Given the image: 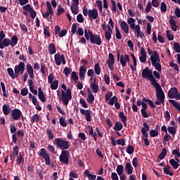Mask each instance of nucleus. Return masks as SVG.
Returning a JSON list of instances; mask_svg holds the SVG:
<instances>
[{"label": "nucleus", "mask_w": 180, "mask_h": 180, "mask_svg": "<svg viewBox=\"0 0 180 180\" xmlns=\"http://www.w3.org/2000/svg\"><path fill=\"white\" fill-rule=\"evenodd\" d=\"M141 75L143 79L150 81L152 86H154L156 89L157 101L155 102V105H161V103L164 105L165 94H164V91H162L160 84L157 82V79L153 75V70L149 68H146L142 70Z\"/></svg>", "instance_id": "1"}, {"label": "nucleus", "mask_w": 180, "mask_h": 180, "mask_svg": "<svg viewBox=\"0 0 180 180\" xmlns=\"http://www.w3.org/2000/svg\"><path fill=\"white\" fill-rule=\"evenodd\" d=\"M61 88L64 90H61V96L59 97L60 101H62L63 105L67 106L68 105L70 101L72 99V94L71 93V89H67V86L65 84H62Z\"/></svg>", "instance_id": "2"}, {"label": "nucleus", "mask_w": 180, "mask_h": 180, "mask_svg": "<svg viewBox=\"0 0 180 180\" xmlns=\"http://www.w3.org/2000/svg\"><path fill=\"white\" fill-rule=\"evenodd\" d=\"M57 148L62 150V151L67 150L70 148V142L61 138H56L53 142Z\"/></svg>", "instance_id": "3"}, {"label": "nucleus", "mask_w": 180, "mask_h": 180, "mask_svg": "<svg viewBox=\"0 0 180 180\" xmlns=\"http://www.w3.org/2000/svg\"><path fill=\"white\" fill-rule=\"evenodd\" d=\"M47 10L45 13H42L43 18H46L49 22L53 20V15H54V11H53V8H51V4L50 1H46Z\"/></svg>", "instance_id": "4"}, {"label": "nucleus", "mask_w": 180, "mask_h": 180, "mask_svg": "<svg viewBox=\"0 0 180 180\" xmlns=\"http://www.w3.org/2000/svg\"><path fill=\"white\" fill-rule=\"evenodd\" d=\"M39 157H41L44 161L45 164L46 165H50L51 164V159L50 158V154H49V152L46 150V148H42L40 149L39 153Z\"/></svg>", "instance_id": "5"}, {"label": "nucleus", "mask_w": 180, "mask_h": 180, "mask_svg": "<svg viewBox=\"0 0 180 180\" xmlns=\"http://www.w3.org/2000/svg\"><path fill=\"white\" fill-rule=\"evenodd\" d=\"M59 160L63 164L68 165V162H70V152L68 150H62L59 157Z\"/></svg>", "instance_id": "6"}, {"label": "nucleus", "mask_w": 180, "mask_h": 180, "mask_svg": "<svg viewBox=\"0 0 180 180\" xmlns=\"http://www.w3.org/2000/svg\"><path fill=\"white\" fill-rule=\"evenodd\" d=\"M168 96L170 99H176V101L180 100V94L178 91L176 87L171 88L168 91Z\"/></svg>", "instance_id": "7"}, {"label": "nucleus", "mask_w": 180, "mask_h": 180, "mask_svg": "<svg viewBox=\"0 0 180 180\" xmlns=\"http://www.w3.org/2000/svg\"><path fill=\"white\" fill-rule=\"evenodd\" d=\"M89 34L91 44H96V46H101V44H102V38H101V35L92 32H89Z\"/></svg>", "instance_id": "8"}, {"label": "nucleus", "mask_w": 180, "mask_h": 180, "mask_svg": "<svg viewBox=\"0 0 180 180\" xmlns=\"http://www.w3.org/2000/svg\"><path fill=\"white\" fill-rule=\"evenodd\" d=\"M25 63L20 62L18 65L15 66L14 72L15 74V77H19L20 74H23L25 72Z\"/></svg>", "instance_id": "9"}, {"label": "nucleus", "mask_w": 180, "mask_h": 180, "mask_svg": "<svg viewBox=\"0 0 180 180\" xmlns=\"http://www.w3.org/2000/svg\"><path fill=\"white\" fill-rule=\"evenodd\" d=\"M80 113L81 115H83L84 116L86 117V122H91L92 116L91 115L92 113V111L89 109V110H85L84 108H80Z\"/></svg>", "instance_id": "10"}, {"label": "nucleus", "mask_w": 180, "mask_h": 180, "mask_svg": "<svg viewBox=\"0 0 180 180\" xmlns=\"http://www.w3.org/2000/svg\"><path fill=\"white\" fill-rule=\"evenodd\" d=\"M19 155V147L15 146L13 148V151L10 153V158L12 163L15 162V159Z\"/></svg>", "instance_id": "11"}, {"label": "nucleus", "mask_w": 180, "mask_h": 180, "mask_svg": "<svg viewBox=\"0 0 180 180\" xmlns=\"http://www.w3.org/2000/svg\"><path fill=\"white\" fill-rule=\"evenodd\" d=\"M11 116L13 117V120H19L20 116H22V111L18 108H15L11 111Z\"/></svg>", "instance_id": "12"}, {"label": "nucleus", "mask_w": 180, "mask_h": 180, "mask_svg": "<svg viewBox=\"0 0 180 180\" xmlns=\"http://www.w3.org/2000/svg\"><path fill=\"white\" fill-rule=\"evenodd\" d=\"M150 61L152 63V65L155 67V70L157 71L160 72L162 70V68L161 67V60L160 59H150Z\"/></svg>", "instance_id": "13"}, {"label": "nucleus", "mask_w": 180, "mask_h": 180, "mask_svg": "<svg viewBox=\"0 0 180 180\" xmlns=\"http://www.w3.org/2000/svg\"><path fill=\"white\" fill-rule=\"evenodd\" d=\"M148 106L147 105V103L142 101V108L141 110V115L143 117L147 119V117H150V114L147 113V109Z\"/></svg>", "instance_id": "14"}, {"label": "nucleus", "mask_w": 180, "mask_h": 180, "mask_svg": "<svg viewBox=\"0 0 180 180\" xmlns=\"http://www.w3.org/2000/svg\"><path fill=\"white\" fill-rule=\"evenodd\" d=\"M88 16L90 20L98 19V10L96 8L89 9Z\"/></svg>", "instance_id": "15"}, {"label": "nucleus", "mask_w": 180, "mask_h": 180, "mask_svg": "<svg viewBox=\"0 0 180 180\" xmlns=\"http://www.w3.org/2000/svg\"><path fill=\"white\" fill-rule=\"evenodd\" d=\"M90 88L94 94H98V91H99V86L98 85V82H96V77H94V82H91Z\"/></svg>", "instance_id": "16"}, {"label": "nucleus", "mask_w": 180, "mask_h": 180, "mask_svg": "<svg viewBox=\"0 0 180 180\" xmlns=\"http://www.w3.org/2000/svg\"><path fill=\"white\" fill-rule=\"evenodd\" d=\"M169 25L173 32H176L177 29L179 28V26L176 25V21L174 20V16L172 15L170 16Z\"/></svg>", "instance_id": "17"}, {"label": "nucleus", "mask_w": 180, "mask_h": 180, "mask_svg": "<svg viewBox=\"0 0 180 180\" xmlns=\"http://www.w3.org/2000/svg\"><path fill=\"white\" fill-rule=\"evenodd\" d=\"M85 74H86V68L80 66L79 70V77L81 79H82V81L85 79Z\"/></svg>", "instance_id": "18"}, {"label": "nucleus", "mask_w": 180, "mask_h": 180, "mask_svg": "<svg viewBox=\"0 0 180 180\" xmlns=\"http://www.w3.org/2000/svg\"><path fill=\"white\" fill-rule=\"evenodd\" d=\"M124 169L127 174V175H131L133 174V166H131V163L130 162H127L126 163Z\"/></svg>", "instance_id": "19"}, {"label": "nucleus", "mask_w": 180, "mask_h": 180, "mask_svg": "<svg viewBox=\"0 0 180 180\" xmlns=\"http://www.w3.org/2000/svg\"><path fill=\"white\" fill-rule=\"evenodd\" d=\"M2 111L5 116H8L11 112H12V108L8 104H4L2 107Z\"/></svg>", "instance_id": "20"}, {"label": "nucleus", "mask_w": 180, "mask_h": 180, "mask_svg": "<svg viewBox=\"0 0 180 180\" xmlns=\"http://www.w3.org/2000/svg\"><path fill=\"white\" fill-rule=\"evenodd\" d=\"M38 98L41 102H46V96H44V92L41 91V87L38 88Z\"/></svg>", "instance_id": "21"}, {"label": "nucleus", "mask_w": 180, "mask_h": 180, "mask_svg": "<svg viewBox=\"0 0 180 180\" xmlns=\"http://www.w3.org/2000/svg\"><path fill=\"white\" fill-rule=\"evenodd\" d=\"M120 27L123 30L124 33H129V25H127V22H126V21L121 22Z\"/></svg>", "instance_id": "22"}, {"label": "nucleus", "mask_w": 180, "mask_h": 180, "mask_svg": "<svg viewBox=\"0 0 180 180\" xmlns=\"http://www.w3.org/2000/svg\"><path fill=\"white\" fill-rule=\"evenodd\" d=\"M48 50L50 54H56V53H57V49H56V45L54 44H50Z\"/></svg>", "instance_id": "23"}, {"label": "nucleus", "mask_w": 180, "mask_h": 180, "mask_svg": "<svg viewBox=\"0 0 180 180\" xmlns=\"http://www.w3.org/2000/svg\"><path fill=\"white\" fill-rule=\"evenodd\" d=\"M122 129H123V124H122V122L117 121L115 122V125L113 127V129L115 131H120V130H122Z\"/></svg>", "instance_id": "24"}, {"label": "nucleus", "mask_w": 180, "mask_h": 180, "mask_svg": "<svg viewBox=\"0 0 180 180\" xmlns=\"http://www.w3.org/2000/svg\"><path fill=\"white\" fill-rule=\"evenodd\" d=\"M171 169V166L167 165V167H164V174L166 175H169L170 176H174V172H169Z\"/></svg>", "instance_id": "25"}, {"label": "nucleus", "mask_w": 180, "mask_h": 180, "mask_svg": "<svg viewBox=\"0 0 180 180\" xmlns=\"http://www.w3.org/2000/svg\"><path fill=\"white\" fill-rule=\"evenodd\" d=\"M84 174L89 178V180H96V175L91 174L88 169L85 170Z\"/></svg>", "instance_id": "26"}, {"label": "nucleus", "mask_w": 180, "mask_h": 180, "mask_svg": "<svg viewBox=\"0 0 180 180\" xmlns=\"http://www.w3.org/2000/svg\"><path fill=\"white\" fill-rule=\"evenodd\" d=\"M7 72L8 75L12 78V79H15V78H18V76H16V73L13 72V69H12L11 68H8L7 69Z\"/></svg>", "instance_id": "27"}, {"label": "nucleus", "mask_w": 180, "mask_h": 180, "mask_svg": "<svg viewBox=\"0 0 180 180\" xmlns=\"http://www.w3.org/2000/svg\"><path fill=\"white\" fill-rule=\"evenodd\" d=\"M142 101L143 102H146V103H148L151 108H153V109H155V108H157V106H155V104H154V101L148 99V98H146V97H144Z\"/></svg>", "instance_id": "28"}, {"label": "nucleus", "mask_w": 180, "mask_h": 180, "mask_svg": "<svg viewBox=\"0 0 180 180\" xmlns=\"http://www.w3.org/2000/svg\"><path fill=\"white\" fill-rule=\"evenodd\" d=\"M119 116H120V119H121L122 123H124V126L127 125V123L126 122V121L127 120V117H126V115H124V112H123L122 111L120 112L119 113Z\"/></svg>", "instance_id": "29"}, {"label": "nucleus", "mask_w": 180, "mask_h": 180, "mask_svg": "<svg viewBox=\"0 0 180 180\" xmlns=\"http://www.w3.org/2000/svg\"><path fill=\"white\" fill-rule=\"evenodd\" d=\"M169 164L174 169H178V167H179V163L176 162L175 159H170Z\"/></svg>", "instance_id": "30"}, {"label": "nucleus", "mask_w": 180, "mask_h": 180, "mask_svg": "<svg viewBox=\"0 0 180 180\" xmlns=\"http://www.w3.org/2000/svg\"><path fill=\"white\" fill-rule=\"evenodd\" d=\"M169 103H172V105L180 112V105L178 101H176L175 100H169Z\"/></svg>", "instance_id": "31"}, {"label": "nucleus", "mask_w": 180, "mask_h": 180, "mask_svg": "<svg viewBox=\"0 0 180 180\" xmlns=\"http://www.w3.org/2000/svg\"><path fill=\"white\" fill-rule=\"evenodd\" d=\"M40 122V116L38 114H34L31 118V123H39Z\"/></svg>", "instance_id": "32"}, {"label": "nucleus", "mask_w": 180, "mask_h": 180, "mask_svg": "<svg viewBox=\"0 0 180 180\" xmlns=\"http://www.w3.org/2000/svg\"><path fill=\"white\" fill-rule=\"evenodd\" d=\"M61 55L60 53H56L55 55V62L56 65H61Z\"/></svg>", "instance_id": "33"}, {"label": "nucleus", "mask_w": 180, "mask_h": 180, "mask_svg": "<svg viewBox=\"0 0 180 180\" xmlns=\"http://www.w3.org/2000/svg\"><path fill=\"white\" fill-rule=\"evenodd\" d=\"M116 172L120 176L123 174V172H124V167H123L122 165H119L117 166Z\"/></svg>", "instance_id": "34"}, {"label": "nucleus", "mask_w": 180, "mask_h": 180, "mask_svg": "<svg viewBox=\"0 0 180 180\" xmlns=\"http://www.w3.org/2000/svg\"><path fill=\"white\" fill-rule=\"evenodd\" d=\"M18 36L17 35H13L12 37H11V47H15V46H16V44H18Z\"/></svg>", "instance_id": "35"}, {"label": "nucleus", "mask_w": 180, "mask_h": 180, "mask_svg": "<svg viewBox=\"0 0 180 180\" xmlns=\"http://www.w3.org/2000/svg\"><path fill=\"white\" fill-rule=\"evenodd\" d=\"M91 32V30L85 29L84 30V37L87 41H90L91 43V34H89Z\"/></svg>", "instance_id": "36"}, {"label": "nucleus", "mask_w": 180, "mask_h": 180, "mask_svg": "<svg viewBox=\"0 0 180 180\" xmlns=\"http://www.w3.org/2000/svg\"><path fill=\"white\" fill-rule=\"evenodd\" d=\"M169 65L170 67H172V68H174V71H176V74H178V72H179V67L178 66V65L175 63H174V61H171L169 63Z\"/></svg>", "instance_id": "37"}, {"label": "nucleus", "mask_w": 180, "mask_h": 180, "mask_svg": "<svg viewBox=\"0 0 180 180\" xmlns=\"http://www.w3.org/2000/svg\"><path fill=\"white\" fill-rule=\"evenodd\" d=\"M167 155V148H163L158 155L159 160H164L165 158V156Z\"/></svg>", "instance_id": "38"}, {"label": "nucleus", "mask_w": 180, "mask_h": 180, "mask_svg": "<svg viewBox=\"0 0 180 180\" xmlns=\"http://www.w3.org/2000/svg\"><path fill=\"white\" fill-rule=\"evenodd\" d=\"M59 123L60 124V126H62V127H67L68 126V122L67 120H65V118L60 117L59 118Z\"/></svg>", "instance_id": "39"}, {"label": "nucleus", "mask_w": 180, "mask_h": 180, "mask_svg": "<svg viewBox=\"0 0 180 180\" xmlns=\"http://www.w3.org/2000/svg\"><path fill=\"white\" fill-rule=\"evenodd\" d=\"M120 64H121L122 68H124V67H126V65H127V63H126V55H124V56L121 55Z\"/></svg>", "instance_id": "40"}, {"label": "nucleus", "mask_w": 180, "mask_h": 180, "mask_svg": "<svg viewBox=\"0 0 180 180\" xmlns=\"http://www.w3.org/2000/svg\"><path fill=\"white\" fill-rule=\"evenodd\" d=\"M51 84V89L53 91H56L58 88V80H53Z\"/></svg>", "instance_id": "41"}, {"label": "nucleus", "mask_w": 180, "mask_h": 180, "mask_svg": "<svg viewBox=\"0 0 180 180\" xmlns=\"http://www.w3.org/2000/svg\"><path fill=\"white\" fill-rule=\"evenodd\" d=\"M101 65H99V63L95 64V65H94V72L97 75H101Z\"/></svg>", "instance_id": "42"}, {"label": "nucleus", "mask_w": 180, "mask_h": 180, "mask_svg": "<svg viewBox=\"0 0 180 180\" xmlns=\"http://www.w3.org/2000/svg\"><path fill=\"white\" fill-rule=\"evenodd\" d=\"M167 130L169 134H172V136H175V134H176V129L175 127H168Z\"/></svg>", "instance_id": "43"}, {"label": "nucleus", "mask_w": 180, "mask_h": 180, "mask_svg": "<svg viewBox=\"0 0 180 180\" xmlns=\"http://www.w3.org/2000/svg\"><path fill=\"white\" fill-rule=\"evenodd\" d=\"M16 162L18 164V165H20V164H23V162H25V158H23V156H22V154H19V155L18 156L17 159H16Z\"/></svg>", "instance_id": "44"}, {"label": "nucleus", "mask_w": 180, "mask_h": 180, "mask_svg": "<svg viewBox=\"0 0 180 180\" xmlns=\"http://www.w3.org/2000/svg\"><path fill=\"white\" fill-rule=\"evenodd\" d=\"M126 152L127 153V154H129V155H131V154L134 153V146L129 145L126 149Z\"/></svg>", "instance_id": "45"}, {"label": "nucleus", "mask_w": 180, "mask_h": 180, "mask_svg": "<svg viewBox=\"0 0 180 180\" xmlns=\"http://www.w3.org/2000/svg\"><path fill=\"white\" fill-rule=\"evenodd\" d=\"M2 44H4V47H9L11 44V39L8 38H4L3 41H1Z\"/></svg>", "instance_id": "46"}, {"label": "nucleus", "mask_w": 180, "mask_h": 180, "mask_svg": "<svg viewBox=\"0 0 180 180\" xmlns=\"http://www.w3.org/2000/svg\"><path fill=\"white\" fill-rule=\"evenodd\" d=\"M107 64L108 65V68L110 70V71H113L115 70V60H107Z\"/></svg>", "instance_id": "47"}, {"label": "nucleus", "mask_w": 180, "mask_h": 180, "mask_svg": "<svg viewBox=\"0 0 180 180\" xmlns=\"http://www.w3.org/2000/svg\"><path fill=\"white\" fill-rule=\"evenodd\" d=\"M0 85L1 86V89L3 91V96L5 98H8V94H6V87L5 86V83L3 82H1Z\"/></svg>", "instance_id": "48"}, {"label": "nucleus", "mask_w": 180, "mask_h": 180, "mask_svg": "<svg viewBox=\"0 0 180 180\" xmlns=\"http://www.w3.org/2000/svg\"><path fill=\"white\" fill-rule=\"evenodd\" d=\"M46 134H48L49 140H53L54 139V134H53V131L50 129H46Z\"/></svg>", "instance_id": "49"}, {"label": "nucleus", "mask_w": 180, "mask_h": 180, "mask_svg": "<svg viewBox=\"0 0 180 180\" xmlns=\"http://www.w3.org/2000/svg\"><path fill=\"white\" fill-rule=\"evenodd\" d=\"M150 60H160V55H158V53H157V51H154L152 53Z\"/></svg>", "instance_id": "50"}, {"label": "nucleus", "mask_w": 180, "mask_h": 180, "mask_svg": "<svg viewBox=\"0 0 180 180\" xmlns=\"http://www.w3.org/2000/svg\"><path fill=\"white\" fill-rule=\"evenodd\" d=\"M115 32H116V39L117 40H121L122 39V34L120 33V30H119V28H117V25H115Z\"/></svg>", "instance_id": "51"}, {"label": "nucleus", "mask_w": 180, "mask_h": 180, "mask_svg": "<svg viewBox=\"0 0 180 180\" xmlns=\"http://www.w3.org/2000/svg\"><path fill=\"white\" fill-rule=\"evenodd\" d=\"M116 102H117V96H114L110 99L108 104L113 106Z\"/></svg>", "instance_id": "52"}, {"label": "nucleus", "mask_w": 180, "mask_h": 180, "mask_svg": "<svg viewBox=\"0 0 180 180\" xmlns=\"http://www.w3.org/2000/svg\"><path fill=\"white\" fill-rule=\"evenodd\" d=\"M112 34H113V32H109L108 31L105 32V37L107 41H110V39H112Z\"/></svg>", "instance_id": "53"}, {"label": "nucleus", "mask_w": 180, "mask_h": 180, "mask_svg": "<svg viewBox=\"0 0 180 180\" xmlns=\"http://www.w3.org/2000/svg\"><path fill=\"white\" fill-rule=\"evenodd\" d=\"M117 144L118 146H122V147H124L126 146V140L124 139H120L116 141Z\"/></svg>", "instance_id": "54"}, {"label": "nucleus", "mask_w": 180, "mask_h": 180, "mask_svg": "<svg viewBox=\"0 0 180 180\" xmlns=\"http://www.w3.org/2000/svg\"><path fill=\"white\" fill-rule=\"evenodd\" d=\"M94 101H95V96L92 94H89L88 95L87 102L89 103H94Z\"/></svg>", "instance_id": "55"}, {"label": "nucleus", "mask_w": 180, "mask_h": 180, "mask_svg": "<svg viewBox=\"0 0 180 180\" xmlns=\"http://www.w3.org/2000/svg\"><path fill=\"white\" fill-rule=\"evenodd\" d=\"M64 12H65V10H64L61 5H59L57 9V15L60 16V15H62V13H64Z\"/></svg>", "instance_id": "56"}, {"label": "nucleus", "mask_w": 180, "mask_h": 180, "mask_svg": "<svg viewBox=\"0 0 180 180\" xmlns=\"http://www.w3.org/2000/svg\"><path fill=\"white\" fill-rule=\"evenodd\" d=\"M71 78H72V79H73V81H75V82L77 83V82L79 79L78 75L77 74V72H72L71 73Z\"/></svg>", "instance_id": "57"}, {"label": "nucleus", "mask_w": 180, "mask_h": 180, "mask_svg": "<svg viewBox=\"0 0 180 180\" xmlns=\"http://www.w3.org/2000/svg\"><path fill=\"white\" fill-rule=\"evenodd\" d=\"M141 27L139 25H137L136 28H135V34L137 37H140V34L141 33Z\"/></svg>", "instance_id": "58"}, {"label": "nucleus", "mask_w": 180, "mask_h": 180, "mask_svg": "<svg viewBox=\"0 0 180 180\" xmlns=\"http://www.w3.org/2000/svg\"><path fill=\"white\" fill-rule=\"evenodd\" d=\"M174 50L176 53H180V45L178 42L174 43Z\"/></svg>", "instance_id": "59"}, {"label": "nucleus", "mask_w": 180, "mask_h": 180, "mask_svg": "<svg viewBox=\"0 0 180 180\" xmlns=\"http://www.w3.org/2000/svg\"><path fill=\"white\" fill-rule=\"evenodd\" d=\"M172 155H175V157H177V158H179L180 157L179 148H176V149L172 150Z\"/></svg>", "instance_id": "60"}, {"label": "nucleus", "mask_w": 180, "mask_h": 180, "mask_svg": "<svg viewBox=\"0 0 180 180\" xmlns=\"http://www.w3.org/2000/svg\"><path fill=\"white\" fill-rule=\"evenodd\" d=\"M18 131V128L15 126V124H11L10 131L11 134H15Z\"/></svg>", "instance_id": "61"}, {"label": "nucleus", "mask_w": 180, "mask_h": 180, "mask_svg": "<svg viewBox=\"0 0 180 180\" xmlns=\"http://www.w3.org/2000/svg\"><path fill=\"white\" fill-rule=\"evenodd\" d=\"M70 11L73 15H78V12H79V7L70 6Z\"/></svg>", "instance_id": "62"}, {"label": "nucleus", "mask_w": 180, "mask_h": 180, "mask_svg": "<svg viewBox=\"0 0 180 180\" xmlns=\"http://www.w3.org/2000/svg\"><path fill=\"white\" fill-rule=\"evenodd\" d=\"M79 103L82 105V108L88 109V104H86V101H85V99L80 98Z\"/></svg>", "instance_id": "63"}, {"label": "nucleus", "mask_w": 180, "mask_h": 180, "mask_svg": "<svg viewBox=\"0 0 180 180\" xmlns=\"http://www.w3.org/2000/svg\"><path fill=\"white\" fill-rule=\"evenodd\" d=\"M150 137H157L158 136V131H155V129H151L149 132Z\"/></svg>", "instance_id": "64"}]
</instances>
